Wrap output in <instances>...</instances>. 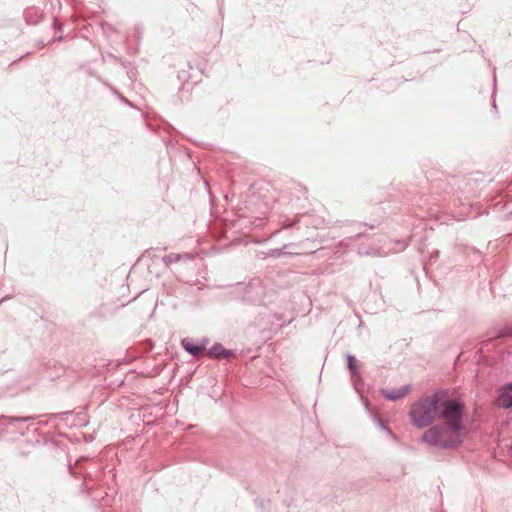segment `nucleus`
Instances as JSON below:
<instances>
[{
  "label": "nucleus",
  "mask_w": 512,
  "mask_h": 512,
  "mask_svg": "<svg viewBox=\"0 0 512 512\" xmlns=\"http://www.w3.org/2000/svg\"><path fill=\"white\" fill-rule=\"evenodd\" d=\"M460 404H462L460 401L450 398L445 391L438 390L412 403L409 418L413 426L421 429L428 427L449 412H453Z\"/></svg>",
  "instance_id": "2"
},
{
  "label": "nucleus",
  "mask_w": 512,
  "mask_h": 512,
  "mask_svg": "<svg viewBox=\"0 0 512 512\" xmlns=\"http://www.w3.org/2000/svg\"><path fill=\"white\" fill-rule=\"evenodd\" d=\"M347 365L353 377H359V367L356 358L352 355L347 356Z\"/></svg>",
  "instance_id": "6"
},
{
  "label": "nucleus",
  "mask_w": 512,
  "mask_h": 512,
  "mask_svg": "<svg viewBox=\"0 0 512 512\" xmlns=\"http://www.w3.org/2000/svg\"><path fill=\"white\" fill-rule=\"evenodd\" d=\"M210 355H214L216 357H228L230 353L225 349H222L220 346H214L209 352Z\"/></svg>",
  "instance_id": "7"
},
{
  "label": "nucleus",
  "mask_w": 512,
  "mask_h": 512,
  "mask_svg": "<svg viewBox=\"0 0 512 512\" xmlns=\"http://www.w3.org/2000/svg\"><path fill=\"white\" fill-rule=\"evenodd\" d=\"M497 402L498 405L503 408L512 407V383L506 385L500 390Z\"/></svg>",
  "instance_id": "4"
},
{
  "label": "nucleus",
  "mask_w": 512,
  "mask_h": 512,
  "mask_svg": "<svg viewBox=\"0 0 512 512\" xmlns=\"http://www.w3.org/2000/svg\"><path fill=\"white\" fill-rule=\"evenodd\" d=\"M464 405L460 404L441 419L443 423L430 426L421 436V442L436 449H454L464 440Z\"/></svg>",
  "instance_id": "1"
},
{
  "label": "nucleus",
  "mask_w": 512,
  "mask_h": 512,
  "mask_svg": "<svg viewBox=\"0 0 512 512\" xmlns=\"http://www.w3.org/2000/svg\"><path fill=\"white\" fill-rule=\"evenodd\" d=\"M508 334H509V332L507 331V332H505V333H501V334L499 335V337L506 336V335H508Z\"/></svg>",
  "instance_id": "8"
},
{
  "label": "nucleus",
  "mask_w": 512,
  "mask_h": 512,
  "mask_svg": "<svg viewBox=\"0 0 512 512\" xmlns=\"http://www.w3.org/2000/svg\"><path fill=\"white\" fill-rule=\"evenodd\" d=\"M182 346L183 348L188 351L190 354L194 356H198L203 353L205 350V346L202 344H196L194 341L190 338H185L182 340Z\"/></svg>",
  "instance_id": "5"
},
{
  "label": "nucleus",
  "mask_w": 512,
  "mask_h": 512,
  "mask_svg": "<svg viewBox=\"0 0 512 512\" xmlns=\"http://www.w3.org/2000/svg\"><path fill=\"white\" fill-rule=\"evenodd\" d=\"M410 392V385H404L397 389H381V394L388 400L396 401L404 398Z\"/></svg>",
  "instance_id": "3"
}]
</instances>
